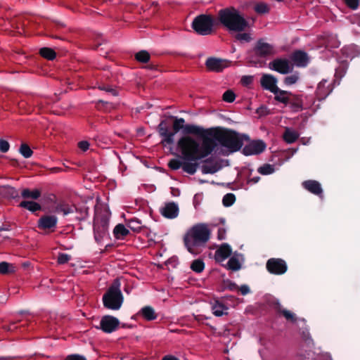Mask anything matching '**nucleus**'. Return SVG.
Masks as SVG:
<instances>
[{"label": "nucleus", "instance_id": "20e7f679", "mask_svg": "<svg viewBox=\"0 0 360 360\" xmlns=\"http://www.w3.org/2000/svg\"><path fill=\"white\" fill-rule=\"evenodd\" d=\"M218 20L229 32H241L249 27L248 22L240 11L233 6L219 10Z\"/></svg>", "mask_w": 360, "mask_h": 360}, {"label": "nucleus", "instance_id": "4d7b16f0", "mask_svg": "<svg viewBox=\"0 0 360 360\" xmlns=\"http://www.w3.org/2000/svg\"><path fill=\"white\" fill-rule=\"evenodd\" d=\"M226 288L231 291L238 290V285L230 280L226 281Z\"/></svg>", "mask_w": 360, "mask_h": 360}, {"label": "nucleus", "instance_id": "f704fd0d", "mask_svg": "<svg viewBox=\"0 0 360 360\" xmlns=\"http://www.w3.org/2000/svg\"><path fill=\"white\" fill-rule=\"evenodd\" d=\"M96 106L98 110H103L104 112H110L111 110L115 108V105L112 103L105 101L103 100H98L96 102Z\"/></svg>", "mask_w": 360, "mask_h": 360}, {"label": "nucleus", "instance_id": "2f4dec72", "mask_svg": "<svg viewBox=\"0 0 360 360\" xmlns=\"http://www.w3.org/2000/svg\"><path fill=\"white\" fill-rule=\"evenodd\" d=\"M221 169V167L218 162H214L210 165L203 164L201 166L202 173L204 174H214Z\"/></svg>", "mask_w": 360, "mask_h": 360}, {"label": "nucleus", "instance_id": "dca6fc26", "mask_svg": "<svg viewBox=\"0 0 360 360\" xmlns=\"http://www.w3.org/2000/svg\"><path fill=\"white\" fill-rule=\"evenodd\" d=\"M254 51L257 56L264 58L274 53V47L261 39L257 41Z\"/></svg>", "mask_w": 360, "mask_h": 360}, {"label": "nucleus", "instance_id": "7c9ffc66", "mask_svg": "<svg viewBox=\"0 0 360 360\" xmlns=\"http://www.w3.org/2000/svg\"><path fill=\"white\" fill-rule=\"evenodd\" d=\"M41 194V193L39 189L31 191L29 188H24L21 192V196L25 199L37 200Z\"/></svg>", "mask_w": 360, "mask_h": 360}, {"label": "nucleus", "instance_id": "f8f14e48", "mask_svg": "<svg viewBox=\"0 0 360 360\" xmlns=\"http://www.w3.org/2000/svg\"><path fill=\"white\" fill-rule=\"evenodd\" d=\"M120 325L118 319L113 316H103L100 321V326L97 328L102 330L105 333H111L115 331Z\"/></svg>", "mask_w": 360, "mask_h": 360}, {"label": "nucleus", "instance_id": "ddd939ff", "mask_svg": "<svg viewBox=\"0 0 360 360\" xmlns=\"http://www.w3.org/2000/svg\"><path fill=\"white\" fill-rule=\"evenodd\" d=\"M248 142L242 150V153L245 156L260 154L266 149V145L262 140H250Z\"/></svg>", "mask_w": 360, "mask_h": 360}, {"label": "nucleus", "instance_id": "9d476101", "mask_svg": "<svg viewBox=\"0 0 360 360\" xmlns=\"http://www.w3.org/2000/svg\"><path fill=\"white\" fill-rule=\"evenodd\" d=\"M267 271L274 275H282L288 270L286 262L280 258H271L266 264Z\"/></svg>", "mask_w": 360, "mask_h": 360}, {"label": "nucleus", "instance_id": "2eb2a0df", "mask_svg": "<svg viewBox=\"0 0 360 360\" xmlns=\"http://www.w3.org/2000/svg\"><path fill=\"white\" fill-rule=\"evenodd\" d=\"M277 78L270 74H264L260 79V84L264 89L274 94L278 89Z\"/></svg>", "mask_w": 360, "mask_h": 360}, {"label": "nucleus", "instance_id": "c85d7f7f", "mask_svg": "<svg viewBox=\"0 0 360 360\" xmlns=\"http://www.w3.org/2000/svg\"><path fill=\"white\" fill-rule=\"evenodd\" d=\"M283 138L286 143H292L298 139L299 134L294 130L286 128L283 133Z\"/></svg>", "mask_w": 360, "mask_h": 360}, {"label": "nucleus", "instance_id": "9b49d317", "mask_svg": "<svg viewBox=\"0 0 360 360\" xmlns=\"http://www.w3.org/2000/svg\"><path fill=\"white\" fill-rule=\"evenodd\" d=\"M58 217L55 215L45 214L37 221V228L46 233L53 232L57 226Z\"/></svg>", "mask_w": 360, "mask_h": 360}, {"label": "nucleus", "instance_id": "a19ab883", "mask_svg": "<svg viewBox=\"0 0 360 360\" xmlns=\"http://www.w3.org/2000/svg\"><path fill=\"white\" fill-rule=\"evenodd\" d=\"M300 79V74L295 72L291 75L287 76L283 79V83L286 86H290L297 82Z\"/></svg>", "mask_w": 360, "mask_h": 360}, {"label": "nucleus", "instance_id": "1a4fd4ad", "mask_svg": "<svg viewBox=\"0 0 360 360\" xmlns=\"http://www.w3.org/2000/svg\"><path fill=\"white\" fill-rule=\"evenodd\" d=\"M271 306L278 315L283 316L290 323H297L300 321L305 323L306 322L304 318H298L295 313L284 309L278 300L272 301Z\"/></svg>", "mask_w": 360, "mask_h": 360}, {"label": "nucleus", "instance_id": "72a5a7b5", "mask_svg": "<svg viewBox=\"0 0 360 360\" xmlns=\"http://www.w3.org/2000/svg\"><path fill=\"white\" fill-rule=\"evenodd\" d=\"M39 54L41 57L49 60H53L56 57V51L53 49L49 47H44L40 49Z\"/></svg>", "mask_w": 360, "mask_h": 360}, {"label": "nucleus", "instance_id": "09e8293b", "mask_svg": "<svg viewBox=\"0 0 360 360\" xmlns=\"http://www.w3.org/2000/svg\"><path fill=\"white\" fill-rule=\"evenodd\" d=\"M20 321L18 322H12L9 323L8 325L4 326V329L7 331H14L19 329H21L22 327L25 326V324L18 325Z\"/></svg>", "mask_w": 360, "mask_h": 360}, {"label": "nucleus", "instance_id": "5fc2aeb1", "mask_svg": "<svg viewBox=\"0 0 360 360\" xmlns=\"http://www.w3.org/2000/svg\"><path fill=\"white\" fill-rule=\"evenodd\" d=\"M345 4L353 10L356 9L359 5V0H344Z\"/></svg>", "mask_w": 360, "mask_h": 360}, {"label": "nucleus", "instance_id": "4c0bfd02", "mask_svg": "<svg viewBox=\"0 0 360 360\" xmlns=\"http://www.w3.org/2000/svg\"><path fill=\"white\" fill-rule=\"evenodd\" d=\"M226 267L232 271H238L241 268V264L236 257H231L227 262Z\"/></svg>", "mask_w": 360, "mask_h": 360}, {"label": "nucleus", "instance_id": "423d86ee", "mask_svg": "<svg viewBox=\"0 0 360 360\" xmlns=\"http://www.w3.org/2000/svg\"><path fill=\"white\" fill-rule=\"evenodd\" d=\"M214 22L212 15L201 14L194 18L192 28L200 35H209L213 32Z\"/></svg>", "mask_w": 360, "mask_h": 360}, {"label": "nucleus", "instance_id": "3c124183", "mask_svg": "<svg viewBox=\"0 0 360 360\" xmlns=\"http://www.w3.org/2000/svg\"><path fill=\"white\" fill-rule=\"evenodd\" d=\"M100 90L105 91L106 92L110 93L112 96H117V91L116 89L112 88L111 86H109L108 84H101L98 87Z\"/></svg>", "mask_w": 360, "mask_h": 360}, {"label": "nucleus", "instance_id": "79ce46f5", "mask_svg": "<svg viewBox=\"0 0 360 360\" xmlns=\"http://www.w3.org/2000/svg\"><path fill=\"white\" fill-rule=\"evenodd\" d=\"M19 151L25 158H29L33 154V151L27 143H22L20 145Z\"/></svg>", "mask_w": 360, "mask_h": 360}, {"label": "nucleus", "instance_id": "a18cd8bd", "mask_svg": "<svg viewBox=\"0 0 360 360\" xmlns=\"http://www.w3.org/2000/svg\"><path fill=\"white\" fill-rule=\"evenodd\" d=\"M76 211L79 212L81 220H85L89 215V208L85 205L77 208Z\"/></svg>", "mask_w": 360, "mask_h": 360}, {"label": "nucleus", "instance_id": "0eeeda50", "mask_svg": "<svg viewBox=\"0 0 360 360\" xmlns=\"http://www.w3.org/2000/svg\"><path fill=\"white\" fill-rule=\"evenodd\" d=\"M109 219L105 214H98L96 209L94 219V234L95 240L99 243L108 233Z\"/></svg>", "mask_w": 360, "mask_h": 360}, {"label": "nucleus", "instance_id": "603ef678", "mask_svg": "<svg viewBox=\"0 0 360 360\" xmlns=\"http://www.w3.org/2000/svg\"><path fill=\"white\" fill-rule=\"evenodd\" d=\"M71 259V256L66 253H59L57 262L59 264H64L68 262Z\"/></svg>", "mask_w": 360, "mask_h": 360}, {"label": "nucleus", "instance_id": "e433bc0d", "mask_svg": "<svg viewBox=\"0 0 360 360\" xmlns=\"http://www.w3.org/2000/svg\"><path fill=\"white\" fill-rule=\"evenodd\" d=\"M127 225L131 230L135 232H139L141 230V222L138 219L133 218L129 219Z\"/></svg>", "mask_w": 360, "mask_h": 360}, {"label": "nucleus", "instance_id": "f3484780", "mask_svg": "<svg viewBox=\"0 0 360 360\" xmlns=\"http://www.w3.org/2000/svg\"><path fill=\"white\" fill-rule=\"evenodd\" d=\"M179 207L174 202L165 203V206L160 208L161 214L167 219H174L179 214Z\"/></svg>", "mask_w": 360, "mask_h": 360}, {"label": "nucleus", "instance_id": "338daca9", "mask_svg": "<svg viewBox=\"0 0 360 360\" xmlns=\"http://www.w3.org/2000/svg\"><path fill=\"white\" fill-rule=\"evenodd\" d=\"M251 80H252V79H251V77H243L242 78V82H243V83H245V84H249V83H250V82H251Z\"/></svg>", "mask_w": 360, "mask_h": 360}, {"label": "nucleus", "instance_id": "49530a36", "mask_svg": "<svg viewBox=\"0 0 360 360\" xmlns=\"http://www.w3.org/2000/svg\"><path fill=\"white\" fill-rule=\"evenodd\" d=\"M11 267L12 269L14 268L11 264H9L6 262H0V274H9V273L13 271V269L12 270L10 269Z\"/></svg>", "mask_w": 360, "mask_h": 360}, {"label": "nucleus", "instance_id": "bf43d9fd", "mask_svg": "<svg viewBox=\"0 0 360 360\" xmlns=\"http://www.w3.org/2000/svg\"><path fill=\"white\" fill-rule=\"evenodd\" d=\"M226 231L223 227H219L217 231V238L219 240H224L226 238Z\"/></svg>", "mask_w": 360, "mask_h": 360}, {"label": "nucleus", "instance_id": "13d9d810", "mask_svg": "<svg viewBox=\"0 0 360 360\" xmlns=\"http://www.w3.org/2000/svg\"><path fill=\"white\" fill-rule=\"evenodd\" d=\"M64 360H86V359L79 354H70L67 356Z\"/></svg>", "mask_w": 360, "mask_h": 360}, {"label": "nucleus", "instance_id": "f03ea898", "mask_svg": "<svg viewBox=\"0 0 360 360\" xmlns=\"http://www.w3.org/2000/svg\"><path fill=\"white\" fill-rule=\"evenodd\" d=\"M170 118L173 120L172 130H169L170 124L167 120H162L158 126V132L162 138L160 143L162 146L173 145L174 136L180 130L182 131L184 136H191V134L196 135L202 141L205 128L191 124H184L185 120L182 117L170 116Z\"/></svg>", "mask_w": 360, "mask_h": 360}, {"label": "nucleus", "instance_id": "5701e85b", "mask_svg": "<svg viewBox=\"0 0 360 360\" xmlns=\"http://www.w3.org/2000/svg\"><path fill=\"white\" fill-rule=\"evenodd\" d=\"M181 153H182L181 152ZM181 155L183 159L185 160L183 162V171L188 174L193 175L200 166V163L198 162V160H187L184 158V155Z\"/></svg>", "mask_w": 360, "mask_h": 360}, {"label": "nucleus", "instance_id": "a878e982", "mask_svg": "<svg viewBox=\"0 0 360 360\" xmlns=\"http://www.w3.org/2000/svg\"><path fill=\"white\" fill-rule=\"evenodd\" d=\"M113 234L116 239L122 240L129 234V231L122 224H118L113 229Z\"/></svg>", "mask_w": 360, "mask_h": 360}, {"label": "nucleus", "instance_id": "052dcab7", "mask_svg": "<svg viewBox=\"0 0 360 360\" xmlns=\"http://www.w3.org/2000/svg\"><path fill=\"white\" fill-rule=\"evenodd\" d=\"M238 290H240V293L243 295H246L250 292V287L246 284L242 285L240 287H238Z\"/></svg>", "mask_w": 360, "mask_h": 360}, {"label": "nucleus", "instance_id": "58836bf2", "mask_svg": "<svg viewBox=\"0 0 360 360\" xmlns=\"http://www.w3.org/2000/svg\"><path fill=\"white\" fill-rule=\"evenodd\" d=\"M257 172L262 175H269L275 172V167L270 164H264L259 167Z\"/></svg>", "mask_w": 360, "mask_h": 360}, {"label": "nucleus", "instance_id": "c756f323", "mask_svg": "<svg viewBox=\"0 0 360 360\" xmlns=\"http://www.w3.org/2000/svg\"><path fill=\"white\" fill-rule=\"evenodd\" d=\"M19 206L20 207L25 208L32 212L39 211L41 209V206L34 201L23 200L20 203Z\"/></svg>", "mask_w": 360, "mask_h": 360}, {"label": "nucleus", "instance_id": "f257e3e1", "mask_svg": "<svg viewBox=\"0 0 360 360\" xmlns=\"http://www.w3.org/2000/svg\"><path fill=\"white\" fill-rule=\"evenodd\" d=\"M250 136L225 127H216L205 129L200 142L193 136L181 137L177 147L187 160H201L210 155L219 145L229 153L239 151L243 141H249Z\"/></svg>", "mask_w": 360, "mask_h": 360}, {"label": "nucleus", "instance_id": "4468645a", "mask_svg": "<svg viewBox=\"0 0 360 360\" xmlns=\"http://www.w3.org/2000/svg\"><path fill=\"white\" fill-rule=\"evenodd\" d=\"M230 63L221 58L209 57L207 58L205 65L207 70L210 72H221L229 65Z\"/></svg>", "mask_w": 360, "mask_h": 360}, {"label": "nucleus", "instance_id": "774afa93", "mask_svg": "<svg viewBox=\"0 0 360 360\" xmlns=\"http://www.w3.org/2000/svg\"><path fill=\"white\" fill-rule=\"evenodd\" d=\"M340 71H341V72L342 73V75H340V77H342V76L345 74V70H344V68H340V67L339 68H338V69L336 70V72H335V74H336V75H338Z\"/></svg>", "mask_w": 360, "mask_h": 360}, {"label": "nucleus", "instance_id": "864d4df0", "mask_svg": "<svg viewBox=\"0 0 360 360\" xmlns=\"http://www.w3.org/2000/svg\"><path fill=\"white\" fill-rule=\"evenodd\" d=\"M236 39L238 41H244L246 42H249L252 40V37L250 34L240 32H237V34L236 35Z\"/></svg>", "mask_w": 360, "mask_h": 360}, {"label": "nucleus", "instance_id": "c9c22d12", "mask_svg": "<svg viewBox=\"0 0 360 360\" xmlns=\"http://www.w3.org/2000/svg\"><path fill=\"white\" fill-rule=\"evenodd\" d=\"M134 58L139 63H147L150 61V55L147 51L141 50L135 54Z\"/></svg>", "mask_w": 360, "mask_h": 360}, {"label": "nucleus", "instance_id": "6e6d98bb", "mask_svg": "<svg viewBox=\"0 0 360 360\" xmlns=\"http://www.w3.org/2000/svg\"><path fill=\"white\" fill-rule=\"evenodd\" d=\"M10 148L9 143L4 139H0V151L1 153H6Z\"/></svg>", "mask_w": 360, "mask_h": 360}, {"label": "nucleus", "instance_id": "680f3d73", "mask_svg": "<svg viewBox=\"0 0 360 360\" xmlns=\"http://www.w3.org/2000/svg\"><path fill=\"white\" fill-rule=\"evenodd\" d=\"M78 147L83 151H86L89 148V143L86 141H82L78 143Z\"/></svg>", "mask_w": 360, "mask_h": 360}, {"label": "nucleus", "instance_id": "aec40b11", "mask_svg": "<svg viewBox=\"0 0 360 360\" xmlns=\"http://www.w3.org/2000/svg\"><path fill=\"white\" fill-rule=\"evenodd\" d=\"M290 59L297 67H306L308 63L307 53L300 50L294 51L290 56Z\"/></svg>", "mask_w": 360, "mask_h": 360}, {"label": "nucleus", "instance_id": "e2e57ef3", "mask_svg": "<svg viewBox=\"0 0 360 360\" xmlns=\"http://www.w3.org/2000/svg\"><path fill=\"white\" fill-rule=\"evenodd\" d=\"M259 180H260V176H255L252 178L249 177L248 179V183L254 184L258 183L259 181Z\"/></svg>", "mask_w": 360, "mask_h": 360}, {"label": "nucleus", "instance_id": "4be33fe9", "mask_svg": "<svg viewBox=\"0 0 360 360\" xmlns=\"http://www.w3.org/2000/svg\"><path fill=\"white\" fill-rule=\"evenodd\" d=\"M290 102L288 105L293 112H299L303 110V100L302 96L292 94L290 97Z\"/></svg>", "mask_w": 360, "mask_h": 360}, {"label": "nucleus", "instance_id": "b1692460", "mask_svg": "<svg viewBox=\"0 0 360 360\" xmlns=\"http://www.w3.org/2000/svg\"><path fill=\"white\" fill-rule=\"evenodd\" d=\"M292 93L290 91L282 90L278 88V91L275 92L274 94V99L285 105H288L289 102H290V97Z\"/></svg>", "mask_w": 360, "mask_h": 360}, {"label": "nucleus", "instance_id": "6ab92c4d", "mask_svg": "<svg viewBox=\"0 0 360 360\" xmlns=\"http://www.w3.org/2000/svg\"><path fill=\"white\" fill-rule=\"evenodd\" d=\"M232 254V248L228 243H222L214 252V259L217 262H222L229 257Z\"/></svg>", "mask_w": 360, "mask_h": 360}, {"label": "nucleus", "instance_id": "39448f33", "mask_svg": "<svg viewBox=\"0 0 360 360\" xmlns=\"http://www.w3.org/2000/svg\"><path fill=\"white\" fill-rule=\"evenodd\" d=\"M120 288V281L119 278H116L103 295V304L106 309L116 311L121 308L124 297Z\"/></svg>", "mask_w": 360, "mask_h": 360}, {"label": "nucleus", "instance_id": "c03bdc74", "mask_svg": "<svg viewBox=\"0 0 360 360\" xmlns=\"http://www.w3.org/2000/svg\"><path fill=\"white\" fill-rule=\"evenodd\" d=\"M183 162L179 159H172L168 163V167L172 170H177L180 168L183 169Z\"/></svg>", "mask_w": 360, "mask_h": 360}, {"label": "nucleus", "instance_id": "6e6552de", "mask_svg": "<svg viewBox=\"0 0 360 360\" xmlns=\"http://www.w3.org/2000/svg\"><path fill=\"white\" fill-rule=\"evenodd\" d=\"M271 70L276 71L282 75H287L293 70V65L290 60L285 58H277L271 60L268 65Z\"/></svg>", "mask_w": 360, "mask_h": 360}, {"label": "nucleus", "instance_id": "8fccbe9b", "mask_svg": "<svg viewBox=\"0 0 360 360\" xmlns=\"http://www.w3.org/2000/svg\"><path fill=\"white\" fill-rule=\"evenodd\" d=\"M255 11L259 14H264L269 12V8L267 4L264 3H259L255 7Z\"/></svg>", "mask_w": 360, "mask_h": 360}, {"label": "nucleus", "instance_id": "a211bd4d", "mask_svg": "<svg viewBox=\"0 0 360 360\" xmlns=\"http://www.w3.org/2000/svg\"><path fill=\"white\" fill-rule=\"evenodd\" d=\"M302 187L311 193L319 197L323 195V189L321 184L316 180H306L302 183Z\"/></svg>", "mask_w": 360, "mask_h": 360}, {"label": "nucleus", "instance_id": "0e129e2a", "mask_svg": "<svg viewBox=\"0 0 360 360\" xmlns=\"http://www.w3.org/2000/svg\"><path fill=\"white\" fill-rule=\"evenodd\" d=\"M202 162L203 164H207V165H210V164H212V163H214L215 162H214V160L212 158H202Z\"/></svg>", "mask_w": 360, "mask_h": 360}, {"label": "nucleus", "instance_id": "ea45409f", "mask_svg": "<svg viewBox=\"0 0 360 360\" xmlns=\"http://www.w3.org/2000/svg\"><path fill=\"white\" fill-rule=\"evenodd\" d=\"M191 269L196 273H201L205 269V263L202 259H195L191 264Z\"/></svg>", "mask_w": 360, "mask_h": 360}, {"label": "nucleus", "instance_id": "393cba45", "mask_svg": "<svg viewBox=\"0 0 360 360\" xmlns=\"http://www.w3.org/2000/svg\"><path fill=\"white\" fill-rule=\"evenodd\" d=\"M0 195L7 198H17L19 197L18 191L8 185L0 186Z\"/></svg>", "mask_w": 360, "mask_h": 360}, {"label": "nucleus", "instance_id": "37998d69", "mask_svg": "<svg viewBox=\"0 0 360 360\" xmlns=\"http://www.w3.org/2000/svg\"><path fill=\"white\" fill-rule=\"evenodd\" d=\"M236 201V196L233 193L226 194L222 199V203L225 207L231 206Z\"/></svg>", "mask_w": 360, "mask_h": 360}, {"label": "nucleus", "instance_id": "473e14b6", "mask_svg": "<svg viewBox=\"0 0 360 360\" xmlns=\"http://www.w3.org/2000/svg\"><path fill=\"white\" fill-rule=\"evenodd\" d=\"M77 207L75 206L69 205L65 203H60L56 207V212L58 213L62 212L63 215H68L69 214L73 213L75 210H76Z\"/></svg>", "mask_w": 360, "mask_h": 360}, {"label": "nucleus", "instance_id": "de8ad7c7", "mask_svg": "<svg viewBox=\"0 0 360 360\" xmlns=\"http://www.w3.org/2000/svg\"><path fill=\"white\" fill-rule=\"evenodd\" d=\"M236 98V94L232 90L226 91L222 96V99L225 102L232 103L234 101Z\"/></svg>", "mask_w": 360, "mask_h": 360}, {"label": "nucleus", "instance_id": "cd10ccee", "mask_svg": "<svg viewBox=\"0 0 360 360\" xmlns=\"http://www.w3.org/2000/svg\"><path fill=\"white\" fill-rule=\"evenodd\" d=\"M140 314L147 321H153L157 318V314L155 312L154 309L150 306L143 307L141 309Z\"/></svg>", "mask_w": 360, "mask_h": 360}, {"label": "nucleus", "instance_id": "412c9836", "mask_svg": "<svg viewBox=\"0 0 360 360\" xmlns=\"http://www.w3.org/2000/svg\"><path fill=\"white\" fill-rule=\"evenodd\" d=\"M330 85L328 83L327 80H322L318 84L316 94L319 100H324L332 91Z\"/></svg>", "mask_w": 360, "mask_h": 360}, {"label": "nucleus", "instance_id": "bb28decb", "mask_svg": "<svg viewBox=\"0 0 360 360\" xmlns=\"http://www.w3.org/2000/svg\"><path fill=\"white\" fill-rule=\"evenodd\" d=\"M212 310L214 316H221L227 314V312H224V311H227L228 307L219 300H216L212 305Z\"/></svg>", "mask_w": 360, "mask_h": 360}, {"label": "nucleus", "instance_id": "69168bd1", "mask_svg": "<svg viewBox=\"0 0 360 360\" xmlns=\"http://www.w3.org/2000/svg\"><path fill=\"white\" fill-rule=\"evenodd\" d=\"M162 360H180L178 358L174 356H172V355H167V356H165Z\"/></svg>", "mask_w": 360, "mask_h": 360}, {"label": "nucleus", "instance_id": "7ed1b4c3", "mask_svg": "<svg viewBox=\"0 0 360 360\" xmlns=\"http://www.w3.org/2000/svg\"><path fill=\"white\" fill-rule=\"evenodd\" d=\"M211 238V230L205 223H198L190 228L184 236V243L192 255L200 252L199 248L205 247Z\"/></svg>", "mask_w": 360, "mask_h": 360}]
</instances>
